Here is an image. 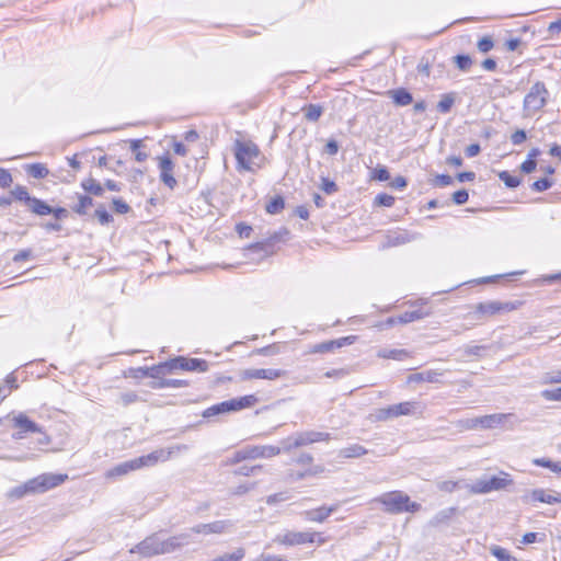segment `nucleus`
Here are the masks:
<instances>
[{"mask_svg": "<svg viewBox=\"0 0 561 561\" xmlns=\"http://www.w3.org/2000/svg\"><path fill=\"white\" fill-rule=\"evenodd\" d=\"M68 479L64 473H43L33 479L27 480L23 484L10 489L5 493V497L10 502H15L30 494L44 493L62 484Z\"/></svg>", "mask_w": 561, "mask_h": 561, "instance_id": "nucleus-1", "label": "nucleus"}, {"mask_svg": "<svg viewBox=\"0 0 561 561\" xmlns=\"http://www.w3.org/2000/svg\"><path fill=\"white\" fill-rule=\"evenodd\" d=\"M374 502L381 504L383 511L389 514L415 513L421 508L419 503L412 502L410 496L402 491L382 493Z\"/></svg>", "mask_w": 561, "mask_h": 561, "instance_id": "nucleus-2", "label": "nucleus"}, {"mask_svg": "<svg viewBox=\"0 0 561 561\" xmlns=\"http://www.w3.org/2000/svg\"><path fill=\"white\" fill-rule=\"evenodd\" d=\"M260 156L259 147L252 141L236 140L234 157L238 170L253 172L256 164L255 159Z\"/></svg>", "mask_w": 561, "mask_h": 561, "instance_id": "nucleus-3", "label": "nucleus"}, {"mask_svg": "<svg viewBox=\"0 0 561 561\" xmlns=\"http://www.w3.org/2000/svg\"><path fill=\"white\" fill-rule=\"evenodd\" d=\"M549 91L541 81L534 83L524 98L523 110L526 116H531L543 108L548 102Z\"/></svg>", "mask_w": 561, "mask_h": 561, "instance_id": "nucleus-4", "label": "nucleus"}, {"mask_svg": "<svg viewBox=\"0 0 561 561\" xmlns=\"http://www.w3.org/2000/svg\"><path fill=\"white\" fill-rule=\"evenodd\" d=\"M331 439V434L318 431H305L296 433L282 440V448L284 451H290L294 448H299L313 443L328 442Z\"/></svg>", "mask_w": 561, "mask_h": 561, "instance_id": "nucleus-5", "label": "nucleus"}, {"mask_svg": "<svg viewBox=\"0 0 561 561\" xmlns=\"http://www.w3.org/2000/svg\"><path fill=\"white\" fill-rule=\"evenodd\" d=\"M517 308L516 302L512 301H497V300H491L485 302H479L473 307V311L469 314L474 320H484L489 319L491 317H494L495 314L500 313H506L515 310Z\"/></svg>", "mask_w": 561, "mask_h": 561, "instance_id": "nucleus-6", "label": "nucleus"}, {"mask_svg": "<svg viewBox=\"0 0 561 561\" xmlns=\"http://www.w3.org/2000/svg\"><path fill=\"white\" fill-rule=\"evenodd\" d=\"M513 484L511 476L506 472H501L500 476L483 477L478 479L470 485V491L474 494H486L492 491L504 490Z\"/></svg>", "mask_w": 561, "mask_h": 561, "instance_id": "nucleus-7", "label": "nucleus"}, {"mask_svg": "<svg viewBox=\"0 0 561 561\" xmlns=\"http://www.w3.org/2000/svg\"><path fill=\"white\" fill-rule=\"evenodd\" d=\"M280 447L264 445V446H247L237 450L231 458L227 460L228 465H234L247 459L271 458L280 454Z\"/></svg>", "mask_w": 561, "mask_h": 561, "instance_id": "nucleus-8", "label": "nucleus"}, {"mask_svg": "<svg viewBox=\"0 0 561 561\" xmlns=\"http://www.w3.org/2000/svg\"><path fill=\"white\" fill-rule=\"evenodd\" d=\"M256 402V398L253 394L222 401L220 403L214 404L209 408H207L203 412V416L208 419L218 414L231 412V411H239L245 408L252 407Z\"/></svg>", "mask_w": 561, "mask_h": 561, "instance_id": "nucleus-9", "label": "nucleus"}, {"mask_svg": "<svg viewBox=\"0 0 561 561\" xmlns=\"http://www.w3.org/2000/svg\"><path fill=\"white\" fill-rule=\"evenodd\" d=\"M275 542L286 546H299L304 543H313L318 542L322 545L324 540L320 537V534L311 533V531H286L284 534L277 535L274 539Z\"/></svg>", "mask_w": 561, "mask_h": 561, "instance_id": "nucleus-10", "label": "nucleus"}, {"mask_svg": "<svg viewBox=\"0 0 561 561\" xmlns=\"http://www.w3.org/2000/svg\"><path fill=\"white\" fill-rule=\"evenodd\" d=\"M160 534L161 533H154L149 536H147L144 540L135 545L133 548L129 549V553L134 554L137 553L142 558H152L156 556H162L161 554V548H160Z\"/></svg>", "mask_w": 561, "mask_h": 561, "instance_id": "nucleus-11", "label": "nucleus"}, {"mask_svg": "<svg viewBox=\"0 0 561 561\" xmlns=\"http://www.w3.org/2000/svg\"><path fill=\"white\" fill-rule=\"evenodd\" d=\"M169 366H171L172 371L186 370L205 373L209 369V364L207 360L202 358H188L184 356H178L169 359Z\"/></svg>", "mask_w": 561, "mask_h": 561, "instance_id": "nucleus-12", "label": "nucleus"}, {"mask_svg": "<svg viewBox=\"0 0 561 561\" xmlns=\"http://www.w3.org/2000/svg\"><path fill=\"white\" fill-rule=\"evenodd\" d=\"M190 533H181L168 538L160 536L161 554H170L180 551L190 543Z\"/></svg>", "mask_w": 561, "mask_h": 561, "instance_id": "nucleus-13", "label": "nucleus"}, {"mask_svg": "<svg viewBox=\"0 0 561 561\" xmlns=\"http://www.w3.org/2000/svg\"><path fill=\"white\" fill-rule=\"evenodd\" d=\"M286 371L283 369H274V368H249L244 369L240 373L241 380H251V379H266V380H275L280 377H284Z\"/></svg>", "mask_w": 561, "mask_h": 561, "instance_id": "nucleus-14", "label": "nucleus"}, {"mask_svg": "<svg viewBox=\"0 0 561 561\" xmlns=\"http://www.w3.org/2000/svg\"><path fill=\"white\" fill-rule=\"evenodd\" d=\"M355 341H356V336L355 335H348V336H343V337H340V339H336V340L324 341V342L314 344L309 350V353L310 354L331 353V352H334L335 350L341 348L343 346L351 345Z\"/></svg>", "mask_w": 561, "mask_h": 561, "instance_id": "nucleus-15", "label": "nucleus"}, {"mask_svg": "<svg viewBox=\"0 0 561 561\" xmlns=\"http://www.w3.org/2000/svg\"><path fill=\"white\" fill-rule=\"evenodd\" d=\"M13 426L19 428L20 431L13 434V438L21 439L26 433H41V427L28 419L24 413H19L13 419Z\"/></svg>", "mask_w": 561, "mask_h": 561, "instance_id": "nucleus-16", "label": "nucleus"}, {"mask_svg": "<svg viewBox=\"0 0 561 561\" xmlns=\"http://www.w3.org/2000/svg\"><path fill=\"white\" fill-rule=\"evenodd\" d=\"M231 527L232 523L230 520H216L208 524L195 525L190 529V531L193 534L203 535L224 534L227 533Z\"/></svg>", "mask_w": 561, "mask_h": 561, "instance_id": "nucleus-17", "label": "nucleus"}, {"mask_svg": "<svg viewBox=\"0 0 561 561\" xmlns=\"http://www.w3.org/2000/svg\"><path fill=\"white\" fill-rule=\"evenodd\" d=\"M174 164L169 156H163L159 160L160 180L169 188L173 190L176 186V180L173 176Z\"/></svg>", "mask_w": 561, "mask_h": 561, "instance_id": "nucleus-18", "label": "nucleus"}, {"mask_svg": "<svg viewBox=\"0 0 561 561\" xmlns=\"http://www.w3.org/2000/svg\"><path fill=\"white\" fill-rule=\"evenodd\" d=\"M170 459V451H165L164 448L157 449L148 455H144L135 458L137 462V468L140 469L142 467H151L158 463L159 461H167Z\"/></svg>", "mask_w": 561, "mask_h": 561, "instance_id": "nucleus-19", "label": "nucleus"}, {"mask_svg": "<svg viewBox=\"0 0 561 561\" xmlns=\"http://www.w3.org/2000/svg\"><path fill=\"white\" fill-rule=\"evenodd\" d=\"M339 504L331 506H321L314 510L304 512V516L309 522L323 523L332 513L336 512Z\"/></svg>", "mask_w": 561, "mask_h": 561, "instance_id": "nucleus-20", "label": "nucleus"}, {"mask_svg": "<svg viewBox=\"0 0 561 561\" xmlns=\"http://www.w3.org/2000/svg\"><path fill=\"white\" fill-rule=\"evenodd\" d=\"M511 414L494 413L483 416H478L479 428L491 430L501 426Z\"/></svg>", "mask_w": 561, "mask_h": 561, "instance_id": "nucleus-21", "label": "nucleus"}, {"mask_svg": "<svg viewBox=\"0 0 561 561\" xmlns=\"http://www.w3.org/2000/svg\"><path fill=\"white\" fill-rule=\"evenodd\" d=\"M412 240H413V237L409 232L394 231V232H390L389 234L386 236V240L382 243L381 248L386 249V248L398 247V245L405 244Z\"/></svg>", "mask_w": 561, "mask_h": 561, "instance_id": "nucleus-22", "label": "nucleus"}, {"mask_svg": "<svg viewBox=\"0 0 561 561\" xmlns=\"http://www.w3.org/2000/svg\"><path fill=\"white\" fill-rule=\"evenodd\" d=\"M137 462L135 459H130L127 461H124L122 463L116 465L112 469L107 470L105 473L106 478H117L125 476L134 470H137Z\"/></svg>", "mask_w": 561, "mask_h": 561, "instance_id": "nucleus-23", "label": "nucleus"}, {"mask_svg": "<svg viewBox=\"0 0 561 561\" xmlns=\"http://www.w3.org/2000/svg\"><path fill=\"white\" fill-rule=\"evenodd\" d=\"M443 371L436 369H430L422 373L412 374L409 376V382H439Z\"/></svg>", "mask_w": 561, "mask_h": 561, "instance_id": "nucleus-24", "label": "nucleus"}, {"mask_svg": "<svg viewBox=\"0 0 561 561\" xmlns=\"http://www.w3.org/2000/svg\"><path fill=\"white\" fill-rule=\"evenodd\" d=\"M247 252L249 254L256 253V254L260 255V257H266V256H270V255H272L274 253V248L272 245V242L268 241L267 239H265L263 241L250 244L247 248Z\"/></svg>", "mask_w": 561, "mask_h": 561, "instance_id": "nucleus-25", "label": "nucleus"}, {"mask_svg": "<svg viewBox=\"0 0 561 561\" xmlns=\"http://www.w3.org/2000/svg\"><path fill=\"white\" fill-rule=\"evenodd\" d=\"M419 403L415 401H405L398 404L390 405L392 419L401 415H411L417 409Z\"/></svg>", "mask_w": 561, "mask_h": 561, "instance_id": "nucleus-26", "label": "nucleus"}, {"mask_svg": "<svg viewBox=\"0 0 561 561\" xmlns=\"http://www.w3.org/2000/svg\"><path fill=\"white\" fill-rule=\"evenodd\" d=\"M368 454V449L359 444H352L339 450V457L345 459L359 458Z\"/></svg>", "mask_w": 561, "mask_h": 561, "instance_id": "nucleus-27", "label": "nucleus"}, {"mask_svg": "<svg viewBox=\"0 0 561 561\" xmlns=\"http://www.w3.org/2000/svg\"><path fill=\"white\" fill-rule=\"evenodd\" d=\"M529 497L534 502L547 504H556L557 492L547 491L545 489H535L530 492Z\"/></svg>", "mask_w": 561, "mask_h": 561, "instance_id": "nucleus-28", "label": "nucleus"}, {"mask_svg": "<svg viewBox=\"0 0 561 561\" xmlns=\"http://www.w3.org/2000/svg\"><path fill=\"white\" fill-rule=\"evenodd\" d=\"M172 369L169 366V360L151 367H146V377H150L154 380H160L167 374H171Z\"/></svg>", "mask_w": 561, "mask_h": 561, "instance_id": "nucleus-29", "label": "nucleus"}, {"mask_svg": "<svg viewBox=\"0 0 561 561\" xmlns=\"http://www.w3.org/2000/svg\"><path fill=\"white\" fill-rule=\"evenodd\" d=\"M394 104L398 106H407L412 103V94L404 88H399L389 92Z\"/></svg>", "mask_w": 561, "mask_h": 561, "instance_id": "nucleus-30", "label": "nucleus"}, {"mask_svg": "<svg viewBox=\"0 0 561 561\" xmlns=\"http://www.w3.org/2000/svg\"><path fill=\"white\" fill-rule=\"evenodd\" d=\"M188 386L186 380L182 379H165L153 380L149 383L151 389H163V388H181Z\"/></svg>", "mask_w": 561, "mask_h": 561, "instance_id": "nucleus-31", "label": "nucleus"}, {"mask_svg": "<svg viewBox=\"0 0 561 561\" xmlns=\"http://www.w3.org/2000/svg\"><path fill=\"white\" fill-rule=\"evenodd\" d=\"M27 208L35 215L47 216L53 211V207L49 206L45 201L33 197Z\"/></svg>", "mask_w": 561, "mask_h": 561, "instance_id": "nucleus-32", "label": "nucleus"}, {"mask_svg": "<svg viewBox=\"0 0 561 561\" xmlns=\"http://www.w3.org/2000/svg\"><path fill=\"white\" fill-rule=\"evenodd\" d=\"M81 187L94 196H102L104 194V186L93 178L84 179L81 182Z\"/></svg>", "mask_w": 561, "mask_h": 561, "instance_id": "nucleus-33", "label": "nucleus"}, {"mask_svg": "<svg viewBox=\"0 0 561 561\" xmlns=\"http://www.w3.org/2000/svg\"><path fill=\"white\" fill-rule=\"evenodd\" d=\"M455 512H456V508H454V507H449V508L439 511L430 520V526L438 527L442 524H447L450 520V518L454 516Z\"/></svg>", "mask_w": 561, "mask_h": 561, "instance_id": "nucleus-34", "label": "nucleus"}, {"mask_svg": "<svg viewBox=\"0 0 561 561\" xmlns=\"http://www.w3.org/2000/svg\"><path fill=\"white\" fill-rule=\"evenodd\" d=\"M25 170L27 174L34 179H44L49 173L48 169L43 163L27 164Z\"/></svg>", "mask_w": 561, "mask_h": 561, "instance_id": "nucleus-35", "label": "nucleus"}, {"mask_svg": "<svg viewBox=\"0 0 561 561\" xmlns=\"http://www.w3.org/2000/svg\"><path fill=\"white\" fill-rule=\"evenodd\" d=\"M78 204L72 207V210L82 216L87 214V209L93 205V199L88 195H79Z\"/></svg>", "mask_w": 561, "mask_h": 561, "instance_id": "nucleus-36", "label": "nucleus"}, {"mask_svg": "<svg viewBox=\"0 0 561 561\" xmlns=\"http://www.w3.org/2000/svg\"><path fill=\"white\" fill-rule=\"evenodd\" d=\"M11 195L16 199V201H20V202H23L25 203L26 206H28V204L31 203V201L33 199V196L30 195L27 188L25 186H22V185H18L15 186L12 191H11Z\"/></svg>", "mask_w": 561, "mask_h": 561, "instance_id": "nucleus-37", "label": "nucleus"}, {"mask_svg": "<svg viewBox=\"0 0 561 561\" xmlns=\"http://www.w3.org/2000/svg\"><path fill=\"white\" fill-rule=\"evenodd\" d=\"M425 317V314L421 310H412L405 311L402 314L398 316V320L400 324H407L416 320H421Z\"/></svg>", "mask_w": 561, "mask_h": 561, "instance_id": "nucleus-38", "label": "nucleus"}, {"mask_svg": "<svg viewBox=\"0 0 561 561\" xmlns=\"http://www.w3.org/2000/svg\"><path fill=\"white\" fill-rule=\"evenodd\" d=\"M533 463L538 467L550 469L552 472L561 474V462H553L547 458H535Z\"/></svg>", "mask_w": 561, "mask_h": 561, "instance_id": "nucleus-39", "label": "nucleus"}, {"mask_svg": "<svg viewBox=\"0 0 561 561\" xmlns=\"http://www.w3.org/2000/svg\"><path fill=\"white\" fill-rule=\"evenodd\" d=\"M499 178L508 188H515L522 183L520 178L512 175L508 171H501Z\"/></svg>", "mask_w": 561, "mask_h": 561, "instance_id": "nucleus-40", "label": "nucleus"}, {"mask_svg": "<svg viewBox=\"0 0 561 561\" xmlns=\"http://www.w3.org/2000/svg\"><path fill=\"white\" fill-rule=\"evenodd\" d=\"M454 62L460 71H468L472 66V59L469 55L459 54L454 57Z\"/></svg>", "mask_w": 561, "mask_h": 561, "instance_id": "nucleus-41", "label": "nucleus"}, {"mask_svg": "<svg viewBox=\"0 0 561 561\" xmlns=\"http://www.w3.org/2000/svg\"><path fill=\"white\" fill-rule=\"evenodd\" d=\"M95 218L101 225H108L113 221V216L106 210L103 204L99 205L94 211Z\"/></svg>", "mask_w": 561, "mask_h": 561, "instance_id": "nucleus-42", "label": "nucleus"}, {"mask_svg": "<svg viewBox=\"0 0 561 561\" xmlns=\"http://www.w3.org/2000/svg\"><path fill=\"white\" fill-rule=\"evenodd\" d=\"M129 142H130V150L135 153V159L138 162H144L148 158V154H147V152L140 150V147L142 146V140L141 139H131Z\"/></svg>", "mask_w": 561, "mask_h": 561, "instance_id": "nucleus-43", "label": "nucleus"}, {"mask_svg": "<svg viewBox=\"0 0 561 561\" xmlns=\"http://www.w3.org/2000/svg\"><path fill=\"white\" fill-rule=\"evenodd\" d=\"M455 102V98L451 93L442 95L440 101L437 103V111L439 113H448Z\"/></svg>", "mask_w": 561, "mask_h": 561, "instance_id": "nucleus-44", "label": "nucleus"}, {"mask_svg": "<svg viewBox=\"0 0 561 561\" xmlns=\"http://www.w3.org/2000/svg\"><path fill=\"white\" fill-rule=\"evenodd\" d=\"M540 382L542 385L561 383V370H551L542 374Z\"/></svg>", "mask_w": 561, "mask_h": 561, "instance_id": "nucleus-45", "label": "nucleus"}, {"mask_svg": "<svg viewBox=\"0 0 561 561\" xmlns=\"http://www.w3.org/2000/svg\"><path fill=\"white\" fill-rule=\"evenodd\" d=\"M322 114V107L318 104H309L305 108V117L310 122H317Z\"/></svg>", "mask_w": 561, "mask_h": 561, "instance_id": "nucleus-46", "label": "nucleus"}, {"mask_svg": "<svg viewBox=\"0 0 561 561\" xmlns=\"http://www.w3.org/2000/svg\"><path fill=\"white\" fill-rule=\"evenodd\" d=\"M490 551L499 561H517V559L512 557L506 549L500 546H493Z\"/></svg>", "mask_w": 561, "mask_h": 561, "instance_id": "nucleus-47", "label": "nucleus"}, {"mask_svg": "<svg viewBox=\"0 0 561 561\" xmlns=\"http://www.w3.org/2000/svg\"><path fill=\"white\" fill-rule=\"evenodd\" d=\"M285 206V202L283 197L276 196L272 201H270L265 207L268 214H278Z\"/></svg>", "mask_w": 561, "mask_h": 561, "instance_id": "nucleus-48", "label": "nucleus"}, {"mask_svg": "<svg viewBox=\"0 0 561 561\" xmlns=\"http://www.w3.org/2000/svg\"><path fill=\"white\" fill-rule=\"evenodd\" d=\"M290 232L287 228L283 227L279 230L273 232L268 238H266L268 241L272 242V245L274 247L275 243L285 241L288 239Z\"/></svg>", "mask_w": 561, "mask_h": 561, "instance_id": "nucleus-49", "label": "nucleus"}, {"mask_svg": "<svg viewBox=\"0 0 561 561\" xmlns=\"http://www.w3.org/2000/svg\"><path fill=\"white\" fill-rule=\"evenodd\" d=\"M374 204L376 206L391 207L394 204V197L386 193H380L375 197Z\"/></svg>", "mask_w": 561, "mask_h": 561, "instance_id": "nucleus-50", "label": "nucleus"}, {"mask_svg": "<svg viewBox=\"0 0 561 561\" xmlns=\"http://www.w3.org/2000/svg\"><path fill=\"white\" fill-rule=\"evenodd\" d=\"M553 185V182L548 178H542L537 181H535L531 184V190L535 192H545L549 190Z\"/></svg>", "mask_w": 561, "mask_h": 561, "instance_id": "nucleus-51", "label": "nucleus"}, {"mask_svg": "<svg viewBox=\"0 0 561 561\" xmlns=\"http://www.w3.org/2000/svg\"><path fill=\"white\" fill-rule=\"evenodd\" d=\"M457 427L460 431H470L479 428L478 417L459 420L457 422Z\"/></svg>", "mask_w": 561, "mask_h": 561, "instance_id": "nucleus-52", "label": "nucleus"}, {"mask_svg": "<svg viewBox=\"0 0 561 561\" xmlns=\"http://www.w3.org/2000/svg\"><path fill=\"white\" fill-rule=\"evenodd\" d=\"M546 539V535L543 533H526L522 538V543L530 545L534 542H542Z\"/></svg>", "mask_w": 561, "mask_h": 561, "instance_id": "nucleus-53", "label": "nucleus"}, {"mask_svg": "<svg viewBox=\"0 0 561 561\" xmlns=\"http://www.w3.org/2000/svg\"><path fill=\"white\" fill-rule=\"evenodd\" d=\"M262 466L261 465H257V466H252V467H247V466H243V467H240L238 468L237 470H234V474L237 476H253V474H256L257 472H260L262 470Z\"/></svg>", "mask_w": 561, "mask_h": 561, "instance_id": "nucleus-54", "label": "nucleus"}, {"mask_svg": "<svg viewBox=\"0 0 561 561\" xmlns=\"http://www.w3.org/2000/svg\"><path fill=\"white\" fill-rule=\"evenodd\" d=\"M541 397L548 401H561V387L541 391Z\"/></svg>", "mask_w": 561, "mask_h": 561, "instance_id": "nucleus-55", "label": "nucleus"}, {"mask_svg": "<svg viewBox=\"0 0 561 561\" xmlns=\"http://www.w3.org/2000/svg\"><path fill=\"white\" fill-rule=\"evenodd\" d=\"M477 46L481 53H489L493 48L494 44L490 36H484L478 42Z\"/></svg>", "mask_w": 561, "mask_h": 561, "instance_id": "nucleus-56", "label": "nucleus"}, {"mask_svg": "<svg viewBox=\"0 0 561 561\" xmlns=\"http://www.w3.org/2000/svg\"><path fill=\"white\" fill-rule=\"evenodd\" d=\"M485 346L482 345H466L463 348L466 356H477L480 357L482 352L485 350Z\"/></svg>", "mask_w": 561, "mask_h": 561, "instance_id": "nucleus-57", "label": "nucleus"}, {"mask_svg": "<svg viewBox=\"0 0 561 561\" xmlns=\"http://www.w3.org/2000/svg\"><path fill=\"white\" fill-rule=\"evenodd\" d=\"M373 179L380 182L388 181L390 179V173L386 167H378L374 170Z\"/></svg>", "mask_w": 561, "mask_h": 561, "instance_id": "nucleus-58", "label": "nucleus"}, {"mask_svg": "<svg viewBox=\"0 0 561 561\" xmlns=\"http://www.w3.org/2000/svg\"><path fill=\"white\" fill-rule=\"evenodd\" d=\"M113 208L118 214H127L130 209L129 205L121 198H113Z\"/></svg>", "mask_w": 561, "mask_h": 561, "instance_id": "nucleus-59", "label": "nucleus"}, {"mask_svg": "<svg viewBox=\"0 0 561 561\" xmlns=\"http://www.w3.org/2000/svg\"><path fill=\"white\" fill-rule=\"evenodd\" d=\"M373 416L376 421H387L389 419H392L390 405L387 408H381V409L376 410V412L373 414Z\"/></svg>", "mask_w": 561, "mask_h": 561, "instance_id": "nucleus-60", "label": "nucleus"}, {"mask_svg": "<svg viewBox=\"0 0 561 561\" xmlns=\"http://www.w3.org/2000/svg\"><path fill=\"white\" fill-rule=\"evenodd\" d=\"M321 188L323 190V192L331 195L337 191V185L335 184V182L331 181L330 179L322 178Z\"/></svg>", "mask_w": 561, "mask_h": 561, "instance_id": "nucleus-61", "label": "nucleus"}, {"mask_svg": "<svg viewBox=\"0 0 561 561\" xmlns=\"http://www.w3.org/2000/svg\"><path fill=\"white\" fill-rule=\"evenodd\" d=\"M469 194L466 190H459L453 194V201L457 205H463L468 202Z\"/></svg>", "mask_w": 561, "mask_h": 561, "instance_id": "nucleus-62", "label": "nucleus"}, {"mask_svg": "<svg viewBox=\"0 0 561 561\" xmlns=\"http://www.w3.org/2000/svg\"><path fill=\"white\" fill-rule=\"evenodd\" d=\"M526 138L527 135L524 129H517L515 133L511 135V141L515 146L522 145L526 140Z\"/></svg>", "mask_w": 561, "mask_h": 561, "instance_id": "nucleus-63", "label": "nucleus"}, {"mask_svg": "<svg viewBox=\"0 0 561 561\" xmlns=\"http://www.w3.org/2000/svg\"><path fill=\"white\" fill-rule=\"evenodd\" d=\"M433 183L436 186H448L453 183V178L448 174H438L435 176Z\"/></svg>", "mask_w": 561, "mask_h": 561, "instance_id": "nucleus-64", "label": "nucleus"}]
</instances>
